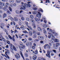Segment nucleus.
Returning a JSON list of instances; mask_svg holds the SVG:
<instances>
[{"label": "nucleus", "instance_id": "49", "mask_svg": "<svg viewBox=\"0 0 60 60\" xmlns=\"http://www.w3.org/2000/svg\"><path fill=\"white\" fill-rule=\"evenodd\" d=\"M30 17L31 19H34V16L33 15H31L30 16Z\"/></svg>", "mask_w": 60, "mask_h": 60}, {"label": "nucleus", "instance_id": "41", "mask_svg": "<svg viewBox=\"0 0 60 60\" xmlns=\"http://www.w3.org/2000/svg\"><path fill=\"white\" fill-rule=\"evenodd\" d=\"M39 11H41L42 12H43V11L42 9L41 8H39Z\"/></svg>", "mask_w": 60, "mask_h": 60}, {"label": "nucleus", "instance_id": "19", "mask_svg": "<svg viewBox=\"0 0 60 60\" xmlns=\"http://www.w3.org/2000/svg\"><path fill=\"white\" fill-rule=\"evenodd\" d=\"M20 53L22 57V58H23V59H24V56H23V54H22V52H21L20 51Z\"/></svg>", "mask_w": 60, "mask_h": 60}, {"label": "nucleus", "instance_id": "24", "mask_svg": "<svg viewBox=\"0 0 60 60\" xmlns=\"http://www.w3.org/2000/svg\"><path fill=\"white\" fill-rule=\"evenodd\" d=\"M10 3L11 4H13L14 2L13 0H9Z\"/></svg>", "mask_w": 60, "mask_h": 60}, {"label": "nucleus", "instance_id": "54", "mask_svg": "<svg viewBox=\"0 0 60 60\" xmlns=\"http://www.w3.org/2000/svg\"><path fill=\"white\" fill-rule=\"evenodd\" d=\"M6 5L7 7V6L9 5V4L8 3H6Z\"/></svg>", "mask_w": 60, "mask_h": 60}, {"label": "nucleus", "instance_id": "40", "mask_svg": "<svg viewBox=\"0 0 60 60\" xmlns=\"http://www.w3.org/2000/svg\"><path fill=\"white\" fill-rule=\"evenodd\" d=\"M33 33L34 34H36V31L35 30H33Z\"/></svg>", "mask_w": 60, "mask_h": 60}, {"label": "nucleus", "instance_id": "34", "mask_svg": "<svg viewBox=\"0 0 60 60\" xmlns=\"http://www.w3.org/2000/svg\"><path fill=\"white\" fill-rule=\"evenodd\" d=\"M0 25L3 26H4V23H0Z\"/></svg>", "mask_w": 60, "mask_h": 60}, {"label": "nucleus", "instance_id": "15", "mask_svg": "<svg viewBox=\"0 0 60 60\" xmlns=\"http://www.w3.org/2000/svg\"><path fill=\"white\" fill-rule=\"evenodd\" d=\"M33 38L35 39V38H37V35H33Z\"/></svg>", "mask_w": 60, "mask_h": 60}, {"label": "nucleus", "instance_id": "7", "mask_svg": "<svg viewBox=\"0 0 60 60\" xmlns=\"http://www.w3.org/2000/svg\"><path fill=\"white\" fill-rule=\"evenodd\" d=\"M15 57L18 60V58H20V55L18 53H16V55H15Z\"/></svg>", "mask_w": 60, "mask_h": 60}, {"label": "nucleus", "instance_id": "13", "mask_svg": "<svg viewBox=\"0 0 60 60\" xmlns=\"http://www.w3.org/2000/svg\"><path fill=\"white\" fill-rule=\"evenodd\" d=\"M32 26H33V27L34 29H35L36 28V25L34 23H32Z\"/></svg>", "mask_w": 60, "mask_h": 60}, {"label": "nucleus", "instance_id": "12", "mask_svg": "<svg viewBox=\"0 0 60 60\" xmlns=\"http://www.w3.org/2000/svg\"><path fill=\"white\" fill-rule=\"evenodd\" d=\"M24 4V5H25V6H29V7H30L31 6V5L30 4H26L25 3Z\"/></svg>", "mask_w": 60, "mask_h": 60}, {"label": "nucleus", "instance_id": "11", "mask_svg": "<svg viewBox=\"0 0 60 60\" xmlns=\"http://www.w3.org/2000/svg\"><path fill=\"white\" fill-rule=\"evenodd\" d=\"M6 16H7V14L6 13H4L3 14V18H4L6 17Z\"/></svg>", "mask_w": 60, "mask_h": 60}, {"label": "nucleus", "instance_id": "18", "mask_svg": "<svg viewBox=\"0 0 60 60\" xmlns=\"http://www.w3.org/2000/svg\"><path fill=\"white\" fill-rule=\"evenodd\" d=\"M29 35H30V36H32V35L33 34L32 32V31H29Z\"/></svg>", "mask_w": 60, "mask_h": 60}, {"label": "nucleus", "instance_id": "61", "mask_svg": "<svg viewBox=\"0 0 60 60\" xmlns=\"http://www.w3.org/2000/svg\"><path fill=\"white\" fill-rule=\"evenodd\" d=\"M38 60H41V58L40 57H39L38 58Z\"/></svg>", "mask_w": 60, "mask_h": 60}, {"label": "nucleus", "instance_id": "56", "mask_svg": "<svg viewBox=\"0 0 60 60\" xmlns=\"http://www.w3.org/2000/svg\"><path fill=\"white\" fill-rule=\"evenodd\" d=\"M52 51L55 53H56V51L55 50H52Z\"/></svg>", "mask_w": 60, "mask_h": 60}, {"label": "nucleus", "instance_id": "5", "mask_svg": "<svg viewBox=\"0 0 60 60\" xmlns=\"http://www.w3.org/2000/svg\"><path fill=\"white\" fill-rule=\"evenodd\" d=\"M26 6H25V5L24 6L23 5H22L21 6V8H20V9L21 10H25L26 9Z\"/></svg>", "mask_w": 60, "mask_h": 60}, {"label": "nucleus", "instance_id": "47", "mask_svg": "<svg viewBox=\"0 0 60 60\" xmlns=\"http://www.w3.org/2000/svg\"><path fill=\"white\" fill-rule=\"evenodd\" d=\"M28 40H29V41H32V40H33V39L31 38H28Z\"/></svg>", "mask_w": 60, "mask_h": 60}, {"label": "nucleus", "instance_id": "45", "mask_svg": "<svg viewBox=\"0 0 60 60\" xmlns=\"http://www.w3.org/2000/svg\"><path fill=\"white\" fill-rule=\"evenodd\" d=\"M48 2L49 3H50V2L49 1V0H46V3H48Z\"/></svg>", "mask_w": 60, "mask_h": 60}, {"label": "nucleus", "instance_id": "30", "mask_svg": "<svg viewBox=\"0 0 60 60\" xmlns=\"http://www.w3.org/2000/svg\"><path fill=\"white\" fill-rule=\"evenodd\" d=\"M28 27L30 29V30H31V31H32V30H33V29L30 26H28Z\"/></svg>", "mask_w": 60, "mask_h": 60}, {"label": "nucleus", "instance_id": "57", "mask_svg": "<svg viewBox=\"0 0 60 60\" xmlns=\"http://www.w3.org/2000/svg\"><path fill=\"white\" fill-rule=\"evenodd\" d=\"M19 44L20 45H23V44L21 42H20L19 43Z\"/></svg>", "mask_w": 60, "mask_h": 60}, {"label": "nucleus", "instance_id": "50", "mask_svg": "<svg viewBox=\"0 0 60 60\" xmlns=\"http://www.w3.org/2000/svg\"><path fill=\"white\" fill-rule=\"evenodd\" d=\"M25 56L26 57H27L28 56V54L27 53H25Z\"/></svg>", "mask_w": 60, "mask_h": 60}, {"label": "nucleus", "instance_id": "9", "mask_svg": "<svg viewBox=\"0 0 60 60\" xmlns=\"http://www.w3.org/2000/svg\"><path fill=\"white\" fill-rule=\"evenodd\" d=\"M38 39L40 40H43L44 38L41 36H40L38 37Z\"/></svg>", "mask_w": 60, "mask_h": 60}, {"label": "nucleus", "instance_id": "39", "mask_svg": "<svg viewBox=\"0 0 60 60\" xmlns=\"http://www.w3.org/2000/svg\"><path fill=\"white\" fill-rule=\"evenodd\" d=\"M21 19L22 21H24V20H25V18H24L23 17H22L21 18Z\"/></svg>", "mask_w": 60, "mask_h": 60}, {"label": "nucleus", "instance_id": "59", "mask_svg": "<svg viewBox=\"0 0 60 60\" xmlns=\"http://www.w3.org/2000/svg\"><path fill=\"white\" fill-rule=\"evenodd\" d=\"M8 36L9 38H10V39H12V38H11V36H10V35H8Z\"/></svg>", "mask_w": 60, "mask_h": 60}, {"label": "nucleus", "instance_id": "29", "mask_svg": "<svg viewBox=\"0 0 60 60\" xmlns=\"http://www.w3.org/2000/svg\"><path fill=\"white\" fill-rule=\"evenodd\" d=\"M30 21L31 22H33V23H34V22H35L34 20L32 19H31Z\"/></svg>", "mask_w": 60, "mask_h": 60}, {"label": "nucleus", "instance_id": "28", "mask_svg": "<svg viewBox=\"0 0 60 60\" xmlns=\"http://www.w3.org/2000/svg\"><path fill=\"white\" fill-rule=\"evenodd\" d=\"M5 54L7 56L8 58V59H10V57H9L8 56V55H7V52L6 51L5 52Z\"/></svg>", "mask_w": 60, "mask_h": 60}, {"label": "nucleus", "instance_id": "27", "mask_svg": "<svg viewBox=\"0 0 60 60\" xmlns=\"http://www.w3.org/2000/svg\"><path fill=\"white\" fill-rule=\"evenodd\" d=\"M34 19L37 22H38V21H39L38 19L36 17Z\"/></svg>", "mask_w": 60, "mask_h": 60}, {"label": "nucleus", "instance_id": "31", "mask_svg": "<svg viewBox=\"0 0 60 60\" xmlns=\"http://www.w3.org/2000/svg\"><path fill=\"white\" fill-rule=\"evenodd\" d=\"M21 2V0H16V2L17 3H20Z\"/></svg>", "mask_w": 60, "mask_h": 60}, {"label": "nucleus", "instance_id": "38", "mask_svg": "<svg viewBox=\"0 0 60 60\" xmlns=\"http://www.w3.org/2000/svg\"><path fill=\"white\" fill-rule=\"evenodd\" d=\"M32 48L33 49H35V46H33L32 47Z\"/></svg>", "mask_w": 60, "mask_h": 60}, {"label": "nucleus", "instance_id": "17", "mask_svg": "<svg viewBox=\"0 0 60 60\" xmlns=\"http://www.w3.org/2000/svg\"><path fill=\"white\" fill-rule=\"evenodd\" d=\"M20 28H22V30H24L25 28H24V26L23 25H22L21 27H20Z\"/></svg>", "mask_w": 60, "mask_h": 60}, {"label": "nucleus", "instance_id": "62", "mask_svg": "<svg viewBox=\"0 0 60 60\" xmlns=\"http://www.w3.org/2000/svg\"><path fill=\"white\" fill-rule=\"evenodd\" d=\"M3 38V36L1 35H0V38L2 39V38Z\"/></svg>", "mask_w": 60, "mask_h": 60}, {"label": "nucleus", "instance_id": "23", "mask_svg": "<svg viewBox=\"0 0 60 60\" xmlns=\"http://www.w3.org/2000/svg\"><path fill=\"white\" fill-rule=\"evenodd\" d=\"M54 41L55 42H57L59 41V40L57 39H55L54 40Z\"/></svg>", "mask_w": 60, "mask_h": 60}, {"label": "nucleus", "instance_id": "32", "mask_svg": "<svg viewBox=\"0 0 60 60\" xmlns=\"http://www.w3.org/2000/svg\"><path fill=\"white\" fill-rule=\"evenodd\" d=\"M7 8H3V9L4 10V11H7Z\"/></svg>", "mask_w": 60, "mask_h": 60}, {"label": "nucleus", "instance_id": "25", "mask_svg": "<svg viewBox=\"0 0 60 60\" xmlns=\"http://www.w3.org/2000/svg\"><path fill=\"white\" fill-rule=\"evenodd\" d=\"M32 13L33 14H36L37 13V11H33Z\"/></svg>", "mask_w": 60, "mask_h": 60}, {"label": "nucleus", "instance_id": "16", "mask_svg": "<svg viewBox=\"0 0 60 60\" xmlns=\"http://www.w3.org/2000/svg\"><path fill=\"white\" fill-rule=\"evenodd\" d=\"M5 5V4L4 3H2L1 2H0V5L4 6Z\"/></svg>", "mask_w": 60, "mask_h": 60}, {"label": "nucleus", "instance_id": "64", "mask_svg": "<svg viewBox=\"0 0 60 60\" xmlns=\"http://www.w3.org/2000/svg\"><path fill=\"white\" fill-rule=\"evenodd\" d=\"M43 41H40V43H41L42 44V43H43Z\"/></svg>", "mask_w": 60, "mask_h": 60}, {"label": "nucleus", "instance_id": "63", "mask_svg": "<svg viewBox=\"0 0 60 60\" xmlns=\"http://www.w3.org/2000/svg\"><path fill=\"white\" fill-rule=\"evenodd\" d=\"M37 34L38 35H40V33L38 32L37 33Z\"/></svg>", "mask_w": 60, "mask_h": 60}, {"label": "nucleus", "instance_id": "46", "mask_svg": "<svg viewBox=\"0 0 60 60\" xmlns=\"http://www.w3.org/2000/svg\"><path fill=\"white\" fill-rule=\"evenodd\" d=\"M37 9V8L36 7L34 8H33V10L34 11H36Z\"/></svg>", "mask_w": 60, "mask_h": 60}, {"label": "nucleus", "instance_id": "1", "mask_svg": "<svg viewBox=\"0 0 60 60\" xmlns=\"http://www.w3.org/2000/svg\"><path fill=\"white\" fill-rule=\"evenodd\" d=\"M48 33L49 35L48 36L49 38V39L51 38V37L52 36V39L53 40L55 39V38L53 34L51 33V32H49Z\"/></svg>", "mask_w": 60, "mask_h": 60}, {"label": "nucleus", "instance_id": "21", "mask_svg": "<svg viewBox=\"0 0 60 60\" xmlns=\"http://www.w3.org/2000/svg\"><path fill=\"white\" fill-rule=\"evenodd\" d=\"M7 13L8 14H11V13L8 10L7 11Z\"/></svg>", "mask_w": 60, "mask_h": 60}, {"label": "nucleus", "instance_id": "42", "mask_svg": "<svg viewBox=\"0 0 60 60\" xmlns=\"http://www.w3.org/2000/svg\"><path fill=\"white\" fill-rule=\"evenodd\" d=\"M15 12L17 14H19V11H16Z\"/></svg>", "mask_w": 60, "mask_h": 60}, {"label": "nucleus", "instance_id": "14", "mask_svg": "<svg viewBox=\"0 0 60 60\" xmlns=\"http://www.w3.org/2000/svg\"><path fill=\"white\" fill-rule=\"evenodd\" d=\"M49 31H49V32H51L52 33V34H55V33H56V32H55V31L54 30H52L51 29H50L49 30Z\"/></svg>", "mask_w": 60, "mask_h": 60}, {"label": "nucleus", "instance_id": "37", "mask_svg": "<svg viewBox=\"0 0 60 60\" xmlns=\"http://www.w3.org/2000/svg\"><path fill=\"white\" fill-rule=\"evenodd\" d=\"M9 9L11 11H12V9L10 7H9Z\"/></svg>", "mask_w": 60, "mask_h": 60}, {"label": "nucleus", "instance_id": "10", "mask_svg": "<svg viewBox=\"0 0 60 60\" xmlns=\"http://www.w3.org/2000/svg\"><path fill=\"white\" fill-rule=\"evenodd\" d=\"M33 58L34 60H36L37 59V56L36 55L33 56Z\"/></svg>", "mask_w": 60, "mask_h": 60}, {"label": "nucleus", "instance_id": "33", "mask_svg": "<svg viewBox=\"0 0 60 60\" xmlns=\"http://www.w3.org/2000/svg\"><path fill=\"white\" fill-rule=\"evenodd\" d=\"M25 25H26V26H27L28 27V23L26 21L25 22Z\"/></svg>", "mask_w": 60, "mask_h": 60}, {"label": "nucleus", "instance_id": "48", "mask_svg": "<svg viewBox=\"0 0 60 60\" xmlns=\"http://www.w3.org/2000/svg\"><path fill=\"white\" fill-rule=\"evenodd\" d=\"M6 41L7 42L8 44H10V41H8V40H7Z\"/></svg>", "mask_w": 60, "mask_h": 60}, {"label": "nucleus", "instance_id": "8", "mask_svg": "<svg viewBox=\"0 0 60 60\" xmlns=\"http://www.w3.org/2000/svg\"><path fill=\"white\" fill-rule=\"evenodd\" d=\"M30 45H32V43L31 42L29 41L28 42L26 43V45L27 46H28Z\"/></svg>", "mask_w": 60, "mask_h": 60}, {"label": "nucleus", "instance_id": "55", "mask_svg": "<svg viewBox=\"0 0 60 60\" xmlns=\"http://www.w3.org/2000/svg\"><path fill=\"white\" fill-rule=\"evenodd\" d=\"M26 20L27 21H29L30 20V19H29L28 18H27L26 19Z\"/></svg>", "mask_w": 60, "mask_h": 60}, {"label": "nucleus", "instance_id": "36", "mask_svg": "<svg viewBox=\"0 0 60 60\" xmlns=\"http://www.w3.org/2000/svg\"><path fill=\"white\" fill-rule=\"evenodd\" d=\"M23 33H24V34H26V33H28L26 31V30H25V31H23Z\"/></svg>", "mask_w": 60, "mask_h": 60}, {"label": "nucleus", "instance_id": "26", "mask_svg": "<svg viewBox=\"0 0 60 60\" xmlns=\"http://www.w3.org/2000/svg\"><path fill=\"white\" fill-rule=\"evenodd\" d=\"M14 20L15 21L18 20V18L17 17H14Z\"/></svg>", "mask_w": 60, "mask_h": 60}, {"label": "nucleus", "instance_id": "51", "mask_svg": "<svg viewBox=\"0 0 60 60\" xmlns=\"http://www.w3.org/2000/svg\"><path fill=\"white\" fill-rule=\"evenodd\" d=\"M1 55H2V56H5V57H6V56L4 54L2 53H1Z\"/></svg>", "mask_w": 60, "mask_h": 60}, {"label": "nucleus", "instance_id": "58", "mask_svg": "<svg viewBox=\"0 0 60 60\" xmlns=\"http://www.w3.org/2000/svg\"><path fill=\"white\" fill-rule=\"evenodd\" d=\"M2 40H3V41H4L5 42V39L4 38H2Z\"/></svg>", "mask_w": 60, "mask_h": 60}, {"label": "nucleus", "instance_id": "43", "mask_svg": "<svg viewBox=\"0 0 60 60\" xmlns=\"http://www.w3.org/2000/svg\"><path fill=\"white\" fill-rule=\"evenodd\" d=\"M56 45L57 46H60V43H57L56 44Z\"/></svg>", "mask_w": 60, "mask_h": 60}, {"label": "nucleus", "instance_id": "22", "mask_svg": "<svg viewBox=\"0 0 60 60\" xmlns=\"http://www.w3.org/2000/svg\"><path fill=\"white\" fill-rule=\"evenodd\" d=\"M43 26L44 27V28H46L47 27V26L46 24H43Z\"/></svg>", "mask_w": 60, "mask_h": 60}, {"label": "nucleus", "instance_id": "60", "mask_svg": "<svg viewBox=\"0 0 60 60\" xmlns=\"http://www.w3.org/2000/svg\"><path fill=\"white\" fill-rule=\"evenodd\" d=\"M13 6H14L15 7V6H16L17 5H16V4L14 3L13 4Z\"/></svg>", "mask_w": 60, "mask_h": 60}, {"label": "nucleus", "instance_id": "2", "mask_svg": "<svg viewBox=\"0 0 60 60\" xmlns=\"http://www.w3.org/2000/svg\"><path fill=\"white\" fill-rule=\"evenodd\" d=\"M19 48L20 51H23V49H25V48H26V45H22V46H19Z\"/></svg>", "mask_w": 60, "mask_h": 60}, {"label": "nucleus", "instance_id": "44", "mask_svg": "<svg viewBox=\"0 0 60 60\" xmlns=\"http://www.w3.org/2000/svg\"><path fill=\"white\" fill-rule=\"evenodd\" d=\"M5 50L6 51H7V53H8L10 52V51H9V50H8V49H5Z\"/></svg>", "mask_w": 60, "mask_h": 60}, {"label": "nucleus", "instance_id": "52", "mask_svg": "<svg viewBox=\"0 0 60 60\" xmlns=\"http://www.w3.org/2000/svg\"><path fill=\"white\" fill-rule=\"evenodd\" d=\"M4 30L5 31V32H6V33H7V32H8V31H7V30H6V29H4Z\"/></svg>", "mask_w": 60, "mask_h": 60}, {"label": "nucleus", "instance_id": "3", "mask_svg": "<svg viewBox=\"0 0 60 60\" xmlns=\"http://www.w3.org/2000/svg\"><path fill=\"white\" fill-rule=\"evenodd\" d=\"M46 46H47V48L48 49H50V45L47 44H46L44 46V49H46Z\"/></svg>", "mask_w": 60, "mask_h": 60}, {"label": "nucleus", "instance_id": "6", "mask_svg": "<svg viewBox=\"0 0 60 60\" xmlns=\"http://www.w3.org/2000/svg\"><path fill=\"white\" fill-rule=\"evenodd\" d=\"M47 54H46V55L47 57L49 58H50V52L49 51H47Z\"/></svg>", "mask_w": 60, "mask_h": 60}, {"label": "nucleus", "instance_id": "35", "mask_svg": "<svg viewBox=\"0 0 60 60\" xmlns=\"http://www.w3.org/2000/svg\"><path fill=\"white\" fill-rule=\"evenodd\" d=\"M13 49H14V50H15V51H17V49H16V48H15V46H14L13 45Z\"/></svg>", "mask_w": 60, "mask_h": 60}, {"label": "nucleus", "instance_id": "53", "mask_svg": "<svg viewBox=\"0 0 60 60\" xmlns=\"http://www.w3.org/2000/svg\"><path fill=\"white\" fill-rule=\"evenodd\" d=\"M43 32H44V34H47V32H46V30H43Z\"/></svg>", "mask_w": 60, "mask_h": 60}, {"label": "nucleus", "instance_id": "20", "mask_svg": "<svg viewBox=\"0 0 60 60\" xmlns=\"http://www.w3.org/2000/svg\"><path fill=\"white\" fill-rule=\"evenodd\" d=\"M38 30L39 31H42V29L40 27H38Z\"/></svg>", "mask_w": 60, "mask_h": 60}, {"label": "nucleus", "instance_id": "4", "mask_svg": "<svg viewBox=\"0 0 60 60\" xmlns=\"http://www.w3.org/2000/svg\"><path fill=\"white\" fill-rule=\"evenodd\" d=\"M38 14H36V16L38 18H41V13L39 12H38Z\"/></svg>", "mask_w": 60, "mask_h": 60}]
</instances>
